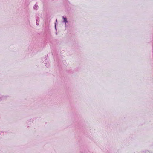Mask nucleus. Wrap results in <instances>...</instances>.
<instances>
[{"instance_id":"1","label":"nucleus","mask_w":153,"mask_h":153,"mask_svg":"<svg viewBox=\"0 0 153 153\" xmlns=\"http://www.w3.org/2000/svg\"><path fill=\"white\" fill-rule=\"evenodd\" d=\"M62 18L63 20V22L65 23L66 27L67 23H68V21L67 20V19L66 17H64V16H63L62 17Z\"/></svg>"},{"instance_id":"2","label":"nucleus","mask_w":153,"mask_h":153,"mask_svg":"<svg viewBox=\"0 0 153 153\" xmlns=\"http://www.w3.org/2000/svg\"><path fill=\"white\" fill-rule=\"evenodd\" d=\"M35 7H36V8H37V6H35Z\"/></svg>"}]
</instances>
